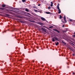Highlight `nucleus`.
I'll return each mask as SVG.
<instances>
[{"label": "nucleus", "instance_id": "obj_5", "mask_svg": "<svg viewBox=\"0 0 75 75\" xmlns=\"http://www.w3.org/2000/svg\"><path fill=\"white\" fill-rule=\"evenodd\" d=\"M53 6V2H51V4L50 5V6H51V7H52V6Z\"/></svg>", "mask_w": 75, "mask_h": 75}, {"label": "nucleus", "instance_id": "obj_14", "mask_svg": "<svg viewBox=\"0 0 75 75\" xmlns=\"http://www.w3.org/2000/svg\"><path fill=\"white\" fill-rule=\"evenodd\" d=\"M22 1L23 2H25V0H22Z\"/></svg>", "mask_w": 75, "mask_h": 75}, {"label": "nucleus", "instance_id": "obj_16", "mask_svg": "<svg viewBox=\"0 0 75 75\" xmlns=\"http://www.w3.org/2000/svg\"><path fill=\"white\" fill-rule=\"evenodd\" d=\"M48 9H51V7H48Z\"/></svg>", "mask_w": 75, "mask_h": 75}, {"label": "nucleus", "instance_id": "obj_17", "mask_svg": "<svg viewBox=\"0 0 75 75\" xmlns=\"http://www.w3.org/2000/svg\"><path fill=\"white\" fill-rule=\"evenodd\" d=\"M74 34H75V35H73V37H75V33H74Z\"/></svg>", "mask_w": 75, "mask_h": 75}, {"label": "nucleus", "instance_id": "obj_6", "mask_svg": "<svg viewBox=\"0 0 75 75\" xmlns=\"http://www.w3.org/2000/svg\"><path fill=\"white\" fill-rule=\"evenodd\" d=\"M64 21H66V17H65V16H64ZM67 22V21L66 22V23Z\"/></svg>", "mask_w": 75, "mask_h": 75}, {"label": "nucleus", "instance_id": "obj_2", "mask_svg": "<svg viewBox=\"0 0 75 75\" xmlns=\"http://www.w3.org/2000/svg\"><path fill=\"white\" fill-rule=\"evenodd\" d=\"M41 30H42V31H44V32H46V29H44V28H41Z\"/></svg>", "mask_w": 75, "mask_h": 75}, {"label": "nucleus", "instance_id": "obj_22", "mask_svg": "<svg viewBox=\"0 0 75 75\" xmlns=\"http://www.w3.org/2000/svg\"><path fill=\"white\" fill-rule=\"evenodd\" d=\"M73 56H74L75 55V54H73Z\"/></svg>", "mask_w": 75, "mask_h": 75}, {"label": "nucleus", "instance_id": "obj_15", "mask_svg": "<svg viewBox=\"0 0 75 75\" xmlns=\"http://www.w3.org/2000/svg\"><path fill=\"white\" fill-rule=\"evenodd\" d=\"M62 18V16H61V15H60L59 18Z\"/></svg>", "mask_w": 75, "mask_h": 75}, {"label": "nucleus", "instance_id": "obj_13", "mask_svg": "<svg viewBox=\"0 0 75 75\" xmlns=\"http://www.w3.org/2000/svg\"><path fill=\"white\" fill-rule=\"evenodd\" d=\"M53 28V26H50L49 27V28Z\"/></svg>", "mask_w": 75, "mask_h": 75}, {"label": "nucleus", "instance_id": "obj_18", "mask_svg": "<svg viewBox=\"0 0 75 75\" xmlns=\"http://www.w3.org/2000/svg\"><path fill=\"white\" fill-rule=\"evenodd\" d=\"M0 9L1 10H3V8H0Z\"/></svg>", "mask_w": 75, "mask_h": 75}, {"label": "nucleus", "instance_id": "obj_20", "mask_svg": "<svg viewBox=\"0 0 75 75\" xmlns=\"http://www.w3.org/2000/svg\"><path fill=\"white\" fill-rule=\"evenodd\" d=\"M75 74V73H73V75H74V74Z\"/></svg>", "mask_w": 75, "mask_h": 75}, {"label": "nucleus", "instance_id": "obj_24", "mask_svg": "<svg viewBox=\"0 0 75 75\" xmlns=\"http://www.w3.org/2000/svg\"><path fill=\"white\" fill-rule=\"evenodd\" d=\"M63 27H64V25L63 26Z\"/></svg>", "mask_w": 75, "mask_h": 75}, {"label": "nucleus", "instance_id": "obj_7", "mask_svg": "<svg viewBox=\"0 0 75 75\" xmlns=\"http://www.w3.org/2000/svg\"><path fill=\"white\" fill-rule=\"evenodd\" d=\"M55 44L57 46L59 44V42H57V43H56Z\"/></svg>", "mask_w": 75, "mask_h": 75}, {"label": "nucleus", "instance_id": "obj_19", "mask_svg": "<svg viewBox=\"0 0 75 75\" xmlns=\"http://www.w3.org/2000/svg\"><path fill=\"white\" fill-rule=\"evenodd\" d=\"M72 20L70 19V21H72Z\"/></svg>", "mask_w": 75, "mask_h": 75}, {"label": "nucleus", "instance_id": "obj_10", "mask_svg": "<svg viewBox=\"0 0 75 75\" xmlns=\"http://www.w3.org/2000/svg\"><path fill=\"white\" fill-rule=\"evenodd\" d=\"M2 7H6V5H2Z\"/></svg>", "mask_w": 75, "mask_h": 75}, {"label": "nucleus", "instance_id": "obj_26", "mask_svg": "<svg viewBox=\"0 0 75 75\" xmlns=\"http://www.w3.org/2000/svg\"><path fill=\"white\" fill-rule=\"evenodd\" d=\"M36 12L37 11V10H36Z\"/></svg>", "mask_w": 75, "mask_h": 75}, {"label": "nucleus", "instance_id": "obj_8", "mask_svg": "<svg viewBox=\"0 0 75 75\" xmlns=\"http://www.w3.org/2000/svg\"><path fill=\"white\" fill-rule=\"evenodd\" d=\"M25 11H27V12H28V11H29V10H28V9H25Z\"/></svg>", "mask_w": 75, "mask_h": 75}, {"label": "nucleus", "instance_id": "obj_11", "mask_svg": "<svg viewBox=\"0 0 75 75\" xmlns=\"http://www.w3.org/2000/svg\"><path fill=\"white\" fill-rule=\"evenodd\" d=\"M46 14H51V13L50 12H46Z\"/></svg>", "mask_w": 75, "mask_h": 75}, {"label": "nucleus", "instance_id": "obj_3", "mask_svg": "<svg viewBox=\"0 0 75 75\" xmlns=\"http://www.w3.org/2000/svg\"><path fill=\"white\" fill-rule=\"evenodd\" d=\"M41 20H42L43 21H45V20H46L45 19V18H43V17H41Z\"/></svg>", "mask_w": 75, "mask_h": 75}, {"label": "nucleus", "instance_id": "obj_25", "mask_svg": "<svg viewBox=\"0 0 75 75\" xmlns=\"http://www.w3.org/2000/svg\"><path fill=\"white\" fill-rule=\"evenodd\" d=\"M33 8H35V6H33Z\"/></svg>", "mask_w": 75, "mask_h": 75}, {"label": "nucleus", "instance_id": "obj_23", "mask_svg": "<svg viewBox=\"0 0 75 75\" xmlns=\"http://www.w3.org/2000/svg\"><path fill=\"white\" fill-rule=\"evenodd\" d=\"M64 44H66V43L65 42H64Z\"/></svg>", "mask_w": 75, "mask_h": 75}, {"label": "nucleus", "instance_id": "obj_12", "mask_svg": "<svg viewBox=\"0 0 75 75\" xmlns=\"http://www.w3.org/2000/svg\"><path fill=\"white\" fill-rule=\"evenodd\" d=\"M52 41H53V42L55 41V40L54 39V38H52Z\"/></svg>", "mask_w": 75, "mask_h": 75}, {"label": "nucleus", "instance_id": "obj_4", "mask_svg": "<svg viewBox=\"0 0 75 75\" xmlns=\"http://www.w3.org/2000/svg\"><path fill=\"white\" fill-rule=\"evenodd\" d=\"M55 40H56V41H58V38L56 37H55L54 38Z\"/></svg>", "mask_w": 75, "mask_h": 75}, {"label": "nucleus", "instance_id": "obj_1", "mask_svg": "<svg viewBox=\"0 0 75 75\" xmlns=\"http://www.w3.org/2000/svg\"><path fill=\"white\" fill-rule=\"evenodd\" d=\"M57 7L58 10H59L58 13L59 14H60V13H61V10H60V9H59V5L58 4L57 5Z\"/></svg>", "mask_w": 75, "mask_h": 75}, {"label": "nucleus", "instance_id": "obj_9", "mask_svg": "<svg viewBox=\"0 0 75 75\" xmlns=\"http://www.w3.org/2000/svg\"><path fill=\"white\" fill-rule=\"evenodd\" d=\"M55 30L56 31H57V32H58V33H59V31L58 30H57V29H55Z\"/></svg>", "mask_w": 75, "mask_h": 75}, {"label": "nucleus", "instance_id": "obj_21", "mask_svg": "<svg viewBox=\"0 0 75 75\" xmlns=\"http://www.w3.org/2000/svg\"><path fill=\"white\" fill-rule=\"evenodd\" d=\"M40 4H38V6H40Z\"/></svg>", "mask_w": 75, "mask_h": 75}]
</instances>
